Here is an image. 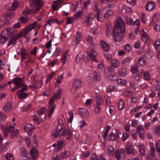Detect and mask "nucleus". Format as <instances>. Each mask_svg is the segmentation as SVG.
Returning a JSON list of instances; mask_svg holds the SVG:
<instances>
[{"label": "nucleus", "mask_w": 160, "mask_h": 160, "mask_svg": "<svg viewBox=\"0 0 160 160\" xmlns=\"http://www.w3.org/2000/svg\"><path fill=\"white\" fill-rule=\"evenodd\" d=\"M62 89L60 88L58 90V93H54L49 101V104L51 106L49 107V111L48 113V115L49 118H51L52 114L55 108V106L54 103V100L55 99H59L61 97L62 94Z\"/></svg>", "instance_id": "1"}, {"label": "nucleus", "mask_w": 160, "mask_h": 160, "mask_svg": "<svg viewBox=\"0 0 160 160\" xmlns=\"http://www.w3.org/2000/svg\"><path fill=\"white\" fill-rule=\"evenodd\" d=\"M15 125V123H13L11 125L7 126L6 127L2 125L1 126V129L3 132L4 137H6L7 136L8 132L11 133V138H13L14 137L18 131V129H17L16 131L14 130V128Z\"/></svg>", "instance_id": "2"}, {"label": "nucleus", "mask_w": 160, "mask_h": 160, "mask_svg": "<svg viewBox=\"0 0 160 160\" xmlns=\"http://www.w3.org/2000/svg\"><path fill=\"white\" fill-rule=\"evenodd\" d=\"M113 31L125 33V27L124 22L121 18L119 17L115 22Z\"/></svg>", "instance_id": "3"}, {"label": "nucleus", "mask_w": 160, "mask_h": 160, "mask_svg": "<svg viewBox=\"0 0 160 160\" xmlns=\"http://www.w3.org/2000/svg\"><path fill=\"white\" fill-rule=\"evenodd\" d=\"M21 89L19 90L17 92V95L19 99H24L27 98L28 96V93L25 92V91H27L28 87L27 85H23Z\"/></svg>", "instance_id": "4"}, {"label": "nucleus", "mask_w": 160, "mask_h": 160, "mask_svg": "<svg viewBox=\"0 0 160 160\" xmlns=\"http://www.w3.org/2000/svg\"><path fill=\"white\" fill-rule=\"evenodd\" d=\"M14 83L16 86L12 89V92H14L16 90L22 87L24 84L23 83V79L22 78L17 77L14 79L12 82Z\"/></svg>", "instance_id": "5"}, {"label": "nucleus", "mask_w": 160, "mask_h": 160, "mask_svg": "<svg viewBox=\"0 0 160 160\" xmlns=\"http://www.w3.org/2000/svg\"><path fill=\"white\" fill-rule=\"evenodd\" d=\"M14 29L13 28H10V29H5L1 34L2 37L4 39L6 38L10 39L14 36V34L13 32Z\"/></svg>", "instance_id": "6"}, {"label": "nucleus", "mask_w": 160, "mask_h": 160, "mask_svg": "<svg viewBox=\"0 0 160 160\" xmlns=\"http://www.w3.org/2000/svg\"><path fill=\"white\" fill-rule=\"evenodd\" d=\"M125 33L113 31V36L114 40L117 42L121 41L124 37Z\"/></svg>", "instance_id": "7"}, {"label": "nucleus", "mask_w": 160, "mask_h": 160, "mask_svg": "<svg viewBox=\"0 0 160 160\" xmlns=\"http://www.w3.org/2000/svg\"><path fill=\"white\" fill-rule=\"evenodd\" d=\"M115 155L117 158V160H120V159L122 160H125L124 149L122 148L120 150H116L115 152Z\"/></svg>", "instance_id": "8"}, {"label": "nucleus", "mask_w": 160, "mask_h": 160, "mask_svg": "<svg viewBox=\"0 0 160 160\" xmlns=\"http://www.w3.org/2000/svg\"><path fill=\"white\" fill-rule=\"evenodd\" d=\"M33 4L37 7V8L33 10L34 13H36L42 7L43 5L40 0H34L33 1Z\"/></svg>", "instance_id": "9"}, {"label": "nucleus", "mask_w": 160, "mask_h": 160, "mask_svg": "<svg viewBox=\"0 0 160 160\" xmlns=\"http://www.w3.org/2000/svg\"><path fill=\"white\" fill-rule=\"evenodd\" d=\"M3 138L2 137L0 136V152H3V150L7 148L8 146L9 145L11 142L10 141H8L6 142H2Z\"/></svg>", "instance_id": "10"}, {"label": "nucleus", "mask_w": 160, "mask_h": 160, "mask_svg": "<svg viewBox=\"0 0 160 160\" xmlns=\"http://www.w3.org/2000/svg\"><path fill=\"white\" fill-rule=\"evenodd\" d=\"M65 129L61 127H58L56 129L55 132L52 134L53 136L57 138L59 136H63V132Z\"/></svg>", "instance_id": "11"}, {"label": "nucleus", "mask_w": 160, "mask_h": 160, "mask_svg": "<svg viewBox=\"0 0 160 160\" xmlns=\"http://www.w3.org/2000/svg\"><path fill=\"white\" fill-rule=\"evenodd\" d=\"M34 127L30 124H27L24 127V129L25 131L29 135L32 134V132L34 131Z\"/></svg>", "instance_id": "12"}, {"label": "nucleus", "mask_w": 160, "mask_h": 160, "mask_svg": "<svg viewBox=\"0 0 160 160\" xmlns=\"http://www.w3.org/2000/svg\"><path fill=\"white\" fill-rule=\"evenodd\" d=\"M125 149L127 151V154H133L134 153V147L132 144L130 143H128Z\"/></svg>", "instance_id": "13"}, {"label": "nucleus", "mask_w": 160, "mask_h": 160, "mask_svg": "<svg viewBox=\"0 0 160 160\" xmlns=\"http://www.w3.org/2000/svg\"><path fill=\"white\" fill-rule=\"evenodd\" d=\"M137 131L138 133L139 137L142 139H143L144 138V129L141 126L137 127Z\"/></svg>", "instance_id": "14"}, {"label": "nucleus", "mask_w": 160, "mask_h": 160, "mask_svg": "<svg viewBox=\"0 0 160 160\" xmlns=\"http://www.w3.org/2000/svg\"><path fill=\"white\" fill-rule=\"evenodd\" d=\"M76 61L77 62H79L81 61L84 60L85 61H88V58L84 54L79 53L76 58Z\"/></svg>", "instance_id": "15"}, {"label": "nucleus", "mask_w": 160, "mask_h": 160, "mask_svg": "<svg viewBox=\"0 0 160 160\" xmlns=\"http://www.w3.org/2000/svg\"><path fill=\"white\" fill-rule=\"evenodd\" d=\"M155 7V4L154 2L151 1H149L147 2L145 7V9L147 11H152Z\"/></svg>", "instance_id": "16"}, {"label": "nucleus", "mask_w": 160, "mask_h": 160, "mask_svg": "<svg viewBox=\"0 0 160 160\" xmlns=\"http://www.w3.org/2000/svg\"><path fill=\"white\" fill-rule=\"evenodd\" d=\"M141 36L142 37V39L145 43H147L149 41V38L147 33L144 31V29L141 30Z\"/></svg>", "instance_id": "17"}, {"label": "nucleus", "mask_w": 160, "mask_h": 160, "mask_svg": "<svg viewBox=\"0 0 160 160\" xmlns=\"http://www.w3.org/2000/svg\"><path fill=\"white\" fill-rule=\"evenodd\" d=\"M71 154V151H66L61 153L60 154V159H66L68 157H69Z\"/></svg>", "instance_id": "18"}, {"label": "nucleus", "mask_w": 160, "mask_h": 160, "mask_svg": "<svg viewBox=\"0 0 160 160\" xmlns=\"http://www.w3.org/2000/svg\"><path fill=\"white\" fill-rule=\"evenodd\" d=\"M63 136L65 137L66 138L69 140L72 136V133L69 129H65L63 132Z\"/></svg>", "instance_id": "19"}, {"label": "nucleus", "mask_w": 160, "mask_h": 160, "mask_svg": "<svg viewBox=\"0 0 160 160\" xmlns=\"http://www.w3.org/2000/svg\"><path fill=\"white\" fill-rule=\"evenodd\" d=\"M97 55V52L94 50H92L90 54H89V58L92 60V61L94 62H97V60L96 58V57Z\"/></svg>", "instance_id": "20"}, {"label": "nucleus", "mask_w": 160, "mask_h": 160, "mask_svg": "<svg viewBox=\"0 0 160 160\" xmlns=\"http://www.w3.org/2000/svg\"><path fill=\"white\" fill-rule=\"evenodd\" d=\"M100 43L102 48L105 52H108L109 50V45L106 42L102 40L100 41Z\"/></svg>", "instance_id": "21"}, {"label": "nucleus", "mask_w": 160, "mask_h": 160, "mask_svg": "<svg viewBox=\"0 0 160 160\" xmlns=\"http://www.w3.org/2000/svg\"><path fill=\"white\" fill-rule=\"evenodd\" d=\"M79 112L80 115L82 117H88L89 116V112L86 109L83 108H79Z\"/></svg>", "instance_id": "22"}, {"label": "nucleus", "mask_w": 160, "mask_h": 160, "mask_svg": "<svg viewBox=\"0 0 160 160\" xmlns=\"http://www.w3.org/2000/svg\"><path fill=\"white\" fill-rule=\"evenodd\" d=\"M82 84L81 80L79 79H75L73 83V86L76 89L80 87Z\"/></svg>", "instance_id": "23"}, {"label": "nucleus", "mask_w": 160, "mask_h": 160, "mask_svg": "<svg viewBox=\"0 0 160 160\" xmlns=\"http://www.w3.org/2000/svg\"><path fill=\"white\" fill-rule=\"evenodd\" d=\"M119 132L117 130L116 131L115 133H112L108 137L112 141H115L117 140L118 138V134Z\"/></svg>", "instance_id": "24"}, {"label": "nucleus", "mask_w": 160, "mask_h": 160, "mask_svg": "<svg viewBox=\"0 0 160 160\" xmlns=\"http://www.w3.org/2000/svg\"><path fill=\"white\" fill-rule=\"evenodd\" d=\"M64 145L65 144L63 141H58L57 144V148L54 150V151L56 152H58Z\"/></svg>", "instance_id": "25"}, {"label": "nucleus", "mask_w": 160, "mask_h": 160, "mask_svg": "<svg viewBox=\"0 0 160 160\" xmlns=\"http://www.w3.org/2000/svg\"><path fill=\"white\" fill-rule=\"evenodd\" d=\"M158 17V15H155L153 17L152 21L151 22L152 24L154 22V23L153 24V25L155 24V25L158 26H160V21H159L158 19L157 18Z\"/></svg>", "instance_id": "26"}, {"label": "nucleus", "mask_w": 160, "mask_h": 160, "mask_svg": "<svg viewBox=\"0 0 160 160\" xmlns=\"http://www.w3.org/2000/svg\"><path fill=\"white\" fill-rule=\"evenodd\" d=\"M112 66L115 68H118L119 67L120 63L116 59H113L111 61V62Z\"/></svg>", "instance_id": "27"}, {"label": "nucleus", "mask_w": 160, "mask_h": 160, "mask_svg": "<svg viewBox=\"0 0 160 160\" xmlns=\"http://www.w3.org/2000/svg\"><path fill=\"white\" fill-rule=\"evenodd\" d=\"M38 151L34 148H32L31 150L30 154L32 156V158L33 160L35 159V157L36 156H38Z\"/></svg>", "instance_id": "28"}, {"label": "nucleus", "mask_w": 160, "mask_h": 160, "mask_svg": "<svg viewBox=\"0 0 160 160\" xmlns=\"http://www.w3.org/2000/svg\"><path fill=\"white\" fill-rule=\"evenodd\" d=\"M21 53L20 54L21 56V60L23 61L27 58L28 54L27 53L26 50L23 48L21 50Z\"/></svg>", "instance_id": "29"}, {"label": "nucleus", "mask_w": 160, "mask_h": 160, "mask_svg": "<svg viewBox=\"0 0 160 160\" xmlns=\"http://www.w3.org/2000/svg\"><path fill=\"white\" fill-rule=\"evenodd\" d=\"M12 109V104L11 102H8L6 103L3 107V109L5 112H8Z\"/></svg>", "instance_id": "30"}, {"label": "nucleus", "mask_w": 160, "mask_h": 160, "mask_svg": "<svg viewBox=\"0 0 160 160\" xmlns=\"http://www.w3.org/2000/svg\"><path fill=\"white\" fill-rule=\"evenodd\" d=\"M111 127L110 126L108 125L107 127H106L105 128V131L104 132H102V133L103 135H102V137L103 138L104 140H105L106 137L107 136L108 132L110 129Z\"/></svg>", "instance_id": "31"}, {"label": "nucleus", "mask_w": 160, "mask_h": 160, "mask_svg": "<svg viewBox=\"0 0 160 160\" xmlns=\"http://www.w3.org/2000/svg\"><path fill=\"white\" fill-rule=\"evenodd\" d=\"M138 64L141 66H144L146 63V62L143 56H141L138 59Z\"/></svg>", "instance_id": "32"}, {"label": "nucleus", "mask_w": 160, "mask_h": 160, "mask_svg": "<svg viewBox=\"0 0 160 160\" xmlns=\"http://www.w3.org/2000/svg\"><path fill=\"white\" fill-rule=\"evenodd\" d=\"M81 40V35L78 32H77L76 36V39L75 40V44L77 45L79 43L80 41Z\"/></svg>", "instance_id": "33"}, {"label": "nucleus", "mask_w": 160, "mask_h": 160, "mask_svg": "<svg viewBox=\"0 0 160 160\" xmlns=\"http://www.w3.org/2000/svg\"><path fill=\"white\" fill-rule=\"evenodd\" d=\"M144 55L148 59H151L153 55V53L151 52L149 49L147 50V51L145 53Z\"/></svg>", "instance_id": "34"}, {"label": "nucleus", "mask_w": 160, "mask_h": 160, "mask_svg": "<svg viewBox=\"0 0 160 160\" xmlns=\"http://www.w3.org/2000/svg\"><path fill=\"white\" fill-rule=\"evenodd\" d=\"M124 19L125 20L126 23L128 25H131L132 24H135L134 22H132V19L130 18H128L127 16L124 17Z\"/></svg>", "instance_id": "35"}, {"label": "nucleus", "mask_w": 160, "mask_h": 160, "mask_svg": "<svg viewBox=\"0 0 160 160\" xmlns=\"http://www.w3.org/2000/svg\"><path fill=\"white\" fill-rule=\"evenodd\" d=\"M108 155L110 156H113L114 153L113 148L111 146H109L108 147Z\"/></svg>", "instance_id": "36"}, {"label": "nucleus", "mask_w": 160, "mask_h": 160, "mask_svg": "<svg viewBox=\"0 0 160 160\" xmlns=\"http://www.w3.org/2000/svg\"><path fill=\"white\" fill-rule=\"evenodd\" d=\"M4 15L5 17V18L6 20H8L11 17H13L14 16V15L13 13L11 12L5 13Z\"/></svg>", "instance_id": "37"}, {"label": "nucleus", "mask_w": 160, "mask_h": 160, "mask_svg": "<svg viewBox=\"0 0 160 160\" xmlns=\"http://www.w3.org/2000/svg\"><path fill=\"white\" fill-rule=\"evenodd\" d=\"M94 79L96 82H98L101 80L100 76L99 73H97L95 71L94 73Z\"/></svg>", "instance_id": "38"}, {"label": "nucleus", "mask_w": 160, "mask_h": 160, "mask_svg": "<svg viewBox=\"0 0 160 160\" xmlns=\"http://www.w3.org/2000/svg\"><path fill=\"white\" fill-rule=\"evenodd\" d=\"M97 105H100L102 102V99L100 97L96 96L95 97Z\"/></svg>", "instance_id": "39"}, {"label": "nucleus", "mask_w": 160, "mask_h": 160, "mask_svg": "<svg viewBox=\"0 0 160 160\" xmlns=\"http://www.w3.org/2000/svg\"><path fill=\"white\" fill-rule=\"evenodd\" d=\"M46 111V108L43 107L40 108L37 111V113L39 115H41L43 114Z\"/></svg>", "instance_id": "40"}, {"label": "nucleus", "mask_w": 160, "mask_h": 160, "mask_svg": "<svg viewBox=\"0 0 160 160\" xmlns=\"http://www.w3.org/2000/svg\"><path fill=\"white\" fill-rule=\"evenodd\" d=\"M115 87L112 85H109L107 89L106 92L108 93L111 92L115 90Z\"/></svg>", "instance_id": "41"}, {"label": "nucleus", "mask_w": 160, "mask_h": 160, "mask_svg": "<svg viewBox=\"0 0 160 160\" xmlns=\"http://www.w3.org/2000/svg\"><path fill=\"white\" fill-rule=\"evenodd\" d=\"M113 13V11L112 10H108L107 12L105 13L104 15V18H107L111 15Z\"/></svg>", "instance_id": "42"}, {"label": "nucleus", "mask_w": 160, "mask_h": 160, "mask_svg": "<svg viewBox=\"0 0 160 160\" xmlns=\"http://www.w3.org/2000/svg\"><path fill=\"white\" fill-rule=\"evenodd\" d=\"M139 150L142 155L143 156L145 155V150L144 149V146L143 145H140Z\"/></svg>", "instance_id": "43"}, {"label": "nucleus", "mask_w": 160, "mask_h": 160, "mask_svg": "<svg viewBox=\"0 0 160 160\" xmlns=\"http://www.w3.org/2000/svg\"><path fill=\"white\" fill-rule=\"evenodd\" d=\"M124 106V101L122 100H120L118 103V107L119 110H121L123 108Z\"/></svg>", "instance_id": "44"}, {"label": "nucleus", "mask_w": 160, "mask_h": 160, "mask_svg": "<svg viewBox=\"0 0 160 160\" xmlns=\"http://www.w3.org/2000/svg\"><path fill=\"white\" fill-rule=\"evenodd\" d=\"M135 24L137 25V28L135 30V32L136 34H138V28L139 26V22L138 20H136L135 22H134Z\"/></svg>", "instance_id": "45"}, {"label": "nucleus", "mask_w": 160, "mask_h": 160, "mask_svg": "<svg viewBox=\"0 0 160 160\" xmlns=\"http://www.w3.org/2000/svg\"><path fill=\"white\" fill-rule=\"evenodd\" d=\"M156 84L154 86L155 90L158 91L160 89V82H158L157 80H156Z\"/></svg>", "instance_id": "46"}, {"label": "nucleus", "mask_w": 160, "mask_h": 160, "mask_svg": "<svg viewBox=\"0 0 160 160\" xmlns=\"http://www.w3.org/2000/svg\"><path fill=\"white\" fill-rule=\"evenodd\" d=\"M5 157L7 160H14L13 155L10 153L6 154Z\"/></svg>", "instance_id": "47"}, {"label": "nucleus", "mask_w": 160, "mask_h": 160, "mask_svg": "<svg viewBox=\"0 0 160 160\" xmlns=\"http://www.w3.org/2000/svg\"><path fill=\"white\" fill-rule=\"evenodd\" d=\"M18 4L17 2H15L12 5L11 8L10 10H14L18 7Z\"/></svg>", "instance_id": "48"}, {"label": "nucleus", "mask_w": 160, "mask_h": 160, "mask_svg": "<svg viewBox=\"0 0 160 160\" xmlns=\"http://www.w3.org/2000/svg\"><path fill=\"white\" fill-rule=\"evenodd\" d=\"M27 151L24 149H22L21 151V155L24 158V159L27 158Z\"/></svg>", "instance_id": "49"}, {"label": "nucleus", "mask_w": 160, "mask_h": 160, "mask_svg": "<svg viewBox=\"0 0 160 160\" xmlns=\"http://www.w3.org/2000/svg\"><path fill=\"white\" fill-rule=\"evenodd\" d=\"M142 74L144 76L146 80H149L150 79V75L148 72H145L142 71Z\"/></svg>", "instance_id": "50"}, {"label": "nucleus", "mask_w": 160, "mask_h": 160, "mask_svg": "<svg viewBox=\"0 0 160 160\" xmlns=\"http://www.w3.org/2000/svg\"><path fill=\"white\" fill-rule=\"evenodd\" d=\"M28 20V18L22 17L20 18L18 20H19L20 22L23 23H25L27 22Z\"/></svg>", "instance_id": "51"}, {"label": "nucleus", "mask_w": 160, "mask_h": 160, "mask_svg": "<svg viewBox=\"0 0 160 160\" xmlns=\"http://www.w3.org/2000/svg\"><path fill=\"white\" fill-rule=\"evenodd\" d=\"M16 40H17V39H16V38H15V37H14L9 42V43L8 44V46H9L10 45H15L16 44L15 42Z\"/></svg>", "instance_id": "52"}, {"label": "nucleus", "mask_w": 160, "mask_h": 160, "mask_svg": "<svg viewBox=\"0 0 160 160\" xmlns=\"http://www.w3.org/2000/svg\"><path fill=\"white\" fill-rule=\"evenodd\" d=\"M6 118L5 114L3 113L0 112V122H3L6 119Z\"/></svg>", "instance_id": "53"}, {"label": "nucleus", "mask_w": 160, "mask_h": 160, "mask_svg": "<svg viewBox=\"0 0 160 160\" xmlns=\"http://www.w3.org/2000/svg\"><path fill=\"white\" fill-rule=\"evenodd\" d=\"M89 152L88 151L85 152H83L81 155V157L82 158H87L89 156Z\"/></svg>", "instance_id": "54"}, {"label": "nucleus", "mask_w": 160, "mask_h": 160, "mask_svg": "<svg viewBox=\"0 0 160 160\" xmlns=\"http://www.w3.org/2000/svg\"><path fill=\"white\" fill-rule=\"evenodd\" d=\"M131 71L133 73H136L138 71L137 66L136 64L132 66L131 68Z\"/></svg>", "instance_id": "55"}, {"label": "nucleus", "mask_w": 160, "mask_h": 160, "mask_svg": "<svg viewBox=\"0 0 160 160\" xmlns=\"http://www.w3.org/2000/svg\"><path fill=\"white\" fill-rule=\"evenodd\" d=\"M124 49L125 50H126L127 52H129L131 51L132 48L131 47L130 44H127L125 46Z\"/></svg>", "instance_id": "56"}, {"label": "nucleus", "mask_w": 160, "mask_h": 160, "mask_svg": "<svg viewBox=\"0 0 160 160\" xmlns=\"http://www.w3.org/2000/svg\"><path fill=\"white\" fill-rule=\"evenodd\" d=\"M142 71L141 70L139 71L138 73L134 77L135 80H137L140 79V77L142 75Z\"/></svg>", "instance_id": "57"}, {"label": "nucleus", "mask_w": 160, "mask_h": 160, "mask_svg": "<svg viewBox=\"0 0 160 160\" xmlns=\"http://www.w3.org/2000/svg\"><path fill=\"white\" fill-rule=\"evenodd\" d=\"M62 52L61 50L59 48H57L54 52V55L56 56H59Z\"/></svg>", "instance_id": "58"}, {"label": "nucleus", "mask_w": 160, "mask_h": 160, "mask_svg": "<svg viewBox=\"0 0 160 160\" xmlns=\"http://www.w3.org/2000/svg\"><path fill=\"white\" fill-rule=\"evenodd\" d=\"M119 74L120 75L124 76L126 75V70L125 69H122L119 71Z\"/></svg>", "instance_id": "59"}, {"label": "nucleus", "mask_w": 160, "mask_h": 160, "mask_svg": "<svg viewBox=\"0 0 160 160\" xmlns=\"http://www.w3.org/2000/svg\"><path fill=\"white\" fill-rule=\"evenodd\" d=\"M58 60V59H54L51 62L48 63V65L49 67H53L56 64V63Z\"/></svg>", "instance_id": "60"}, {"label": "nucleus", "mask_w": 160, "mask_h": 160, "mask_svg": "<svg viewBox=\"0 0 160 160\" xmlns=\"http://www.w3.org/2000/svg\"><path fill=\"white\" fill-rule=\"evenodd\" d=\"M156 150L157 152L159 153L160 155V140H159L157 142Z\"/></svg>", "instance_id": "61"}, {"label": "nucleus", "mask_w": 160, "mask_h": 160, "mask_svg": "<svg viewBox=\"0 0 160 160\" xmlns=\"http://www.w3.org/2000/svg\"><path fill=\"white\" fill-rule=\"evenodd\" d=\"M131 60V59L130 58H126L122 61V64H125L126 63L130 62Z\"/></svg>", "instance_id": "62"}, {"label": "nucleus", "mask_w": 160, "mask_h": 160, "mask_svg": "<svg viewBox=\"0 0 160 160\" xmlns=\"http://www.w3.org/2000/svg\"><path fill=\"white\" fill-rule=\"evenodd\" d=\"M100 105H97L95 106L94 108V111L97 113H99L100 112Z\"/></svg>", "instance_id": "63"}, {"label": "nucleus", "mask_w": 160, "mask_h": 160, "mask_svg": "<svg viewBox=\"0 0 160 160\" xmlns=\"http://www.w3.org/2000/svg\"><path fill=\"white\" fill-rule=\"evenodd\" d=\"M156 135L158 137L160 136V126L156 127L155 129Z\"/></svg>", "instance_id": "64"}]
</instances>
